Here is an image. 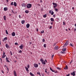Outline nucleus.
<instances>
[{"label":"nucleus","mask_w":76,"mask_h":76,"mask_svg":"<svg viewBox=\"0 0 76 76\" xmlns=\"http://www.w3.org/2000/svg\"><path fill=\"white\" fill-rule=\"evenodd\" d=\"M32 6V4H28L27 5V7L28 9H30Z\"/></svg>","instance_id":"1"},{"label":"nucleus","mask_w":76,"mask_h":76,"mask_svg":"<svg viewBox=\"0 0 76 76\" xmlns=\"http://www.w3.org/2000/svg\"><path fill=\"white\" fill-rule=\"evenodd\" d=\"M69 41L67 40L66 41V43H65L63 47V48H64L65 47V46H67V45H68V44L69 43Z\"/></svg>","instance_id":"2"},{"label":"nucleus","mask_w":76,"mask_h":76,"mask_svg":"<svg viewBox=\"0 0 76 76\" xmlns=\"http://www.w3.org/2000/svg\"><path fill=\"white\" fill-rule=\"evenodd\" d=\"M71 75H72V76H75L76 75V74H75V72H73L72 73H71Z\"/></svg>","instance_id":"3"},{"label":"nucleus","mask_w":76,"mask_h":76,"mask_svg":"<svg viewBox=\"0 0 76 76\" xmlns=\"http://www.w3.org/2000/svg\"><path fill=\"white\" fill-rule=\"evenodd\" d=\"M23 45L22 44L21 45L19 46V48H20V49H21V50L23 49Z\"/></svg>","instance_id":"4"},{"label":"nucleus","mask_w":76,"mask_h":76,"mask_svg":"<svg viewBox=\"0 0 76 76\" xmlns=\"http://www.w3.org/2000/svg\"><path fill=\"white\" fill-rule=\"evenodd\" d=\"M29 26H30V25H29V24H27L26 25V27L27 28H29Z\"/></svg>","instance_id":"5"},{"label":"nucleus","mask_w":76,"mask_h":76,"mask_svg":"<svg viewBox=\"0 0 76 76\" xmlns=\"http://www.w3.org/2000/svg\"><path fill=\"white\" fill-rule=\"evenodd\" d=\"M14 76H17L16 72V71H15V70L14 71Z\"/></svg>","instance_id":"6"},{"label":"nucleus","mask_w":76,"mask_h":76,"mask_svg":"<svg viewBox=\"0 0 76 76\" xmlns=\"http://www.w3.org/2000/svg\"><path fill=\"white\" fill-rule=\"evenodd\" d=\"M34 66L35 67H38V65L37 64H35L34 65Z\"/></svg>","instance_id":"7"},{"label":"nucleus","mask_w":76,"mask_h":76,"mask_svg":"<svg viewBox=\"0 0 76 76\" xmlns=\"http://www.w3.org/2000/svg\"><path fill=\"white\" fill-rule=\"evenodd\" d=\"M22 7H26V5H25V3H23L22 4Z\"/></svg>","instance_id":"8"},{"label":"nucleus","mask_w":76,"mask_h":76,"mask_svg":"<svg viewBox=\"0 0 76 76\" xmlns=\"http://www.w3.org/2000/svg\"><path fill=\"white\" fill-rule=\"evenodd\" d=\"M12 37H15V32H13L12 33Z\"/></svg>","instance_id":"9"},{"label":"nucleus","mask_w":76,"mask_h":76,"mask_svg":"<svg viewBox=\"0 0 76 76\" xmlns=\"http://www.w3.org/2000/svg\"><path fill=\"white\" fill-rule=\"evenodd\" d=\"M54 49H55V50H58V46L56 45L54 48Z\"/></svg>","instance_id":"10"},{"label":"nucleus","mask_w":76,"mask_h":76,"mask_svg":"<svg viewBox=\"0 0 76 76\" xmlns=\"http://www.w3.org/2000/svg\"><path fill=\"white\" fill-rule=\"evenodd\" d=\"M6 60L7 62H8V63H10V61H9V58L7 57H6Z\"/></svg>","instance_id":"11"},{"label":"nucleus","mask_w":76,"mask_h":76,"mask_svg":"<svg viewBox=\"0 0 76 76\" xmlns=\"http://www.w3.org/2000/svg\"><path fill=\"white\" fill-rule=\"evenodd\" d=\"M68 69V67H67V65H66L65 66V67L64 68V69H65L66 70H67V69Z\"/></svg>","instance_id":"12"},{"label":"nucleus","mask_w":76,"mask_h":76,"mask_svg":"<svg viewBox=\"0 0 76 76\" xmlns=\"http://www.w3.org/2000/svg\"><path fill=\"white\" fill-rule=\"evenodd\" d=\"M14 6H17V4H16V3L15 2H14Z\"/></svg>","instance_id":"13"},{"label":"nucleus","mask_w":76,"mask_h":76,"mask_svg":"<svg viewBox=\"0 0 76 76\" xmlns=\"http://www.w3.org/2000/svg\"><path fill=\"white\" fill-rule=\"evenodd\" d=\"M4 11H7V7H4Z\"/></svg>","instance_id":"14"},{"label":"nucleus","mask_w":76,"mask_h":76,"mask_svg":"<svg viewBox=\"0 0 76 76\" xmlns=\"http://www.w3.org/2000/svg\"><path fill=\"white\" fill-rule=\"evenodd\" d=\"M50 70L52 71L53 72H56V71H54L52 69V68H51V67L50 68Z\"/></svg>","instance_id":"15"},{"label":"nucleus","mask_w":76,"mask_h":76,"mask_svg":"<svg viewBox=\"0 0 76 76\" xmlns=\"http://www.w3.org/2000/svg\"><path fill=\"white\" fill-rule=\"evenodd\" d=\"M53 5H55V6H57V4L56 3H55L54 2L53 3Z\"/></svg>","instance_id":"16"},{"label":"nucleus","mask_w":76,"mask_h":76,"mask_svg":"<svg viewBox=\"0 0 76 76\" xmlns=\"http://www.w3.org/2000/svg\"><path fill=\"white\" fill-rule=\"evenodd\" d=\"M25 21L24 20H23L21 21V23L22 24H24L25 23Z\"/></svg>","instance_id":"17"},{"label":"nucleus","mask_w":76,"mask_h":76,"mask_svg":"<svg viewBox=\"0 0 76 76\" xmlns=\"http://www.w3.org/2000/svg\"><path fill=\"white\" fill-rule=\"evenodd\" d=\"M30 75L31 76H34V74H33L32 72H31L30 73Z\"/></svg>","instance_id":"18"},{"label":"nucleus","mask_w":76,"mask_h":76,"mask_svg":"<svg viewBox=\"0 0 76 76\" xmlns=\"http://www.w3.org/2000/svg\"><path fill=\"white\" fill-rule=\"evenodd\" d=\"M6 47V48H9V46L8 45V44H7L5 45Z\"/></svg>","instance_id":"19"},{"label":"nucleus","mask_w":76,"mask_h":76,"mask_svg":"<svg viewBox=\"0 0 76 76\" xmlns=\"http://www.w3.org/2000/svg\"><path fill=\"white\" fill-rule=\"evenodd\" d=\"M7 37H6L4 38V39L3 40V41H4L5 40H7Z\"/></svg>","instance_id":"20"},{"label":"nucleus","mask_w":76,"mask_h":76,"mask_svg":"<svg viewBox=\"0 0 76 76\" xmlns=\"http://www.w3.org/2000/svg\"><path fill=\"white\" fill-rule=\"evenodd\" d=\"M4 20H6V16H4Z\"/></svg>","instance_id":"21"},{"label":"nucleus","mask_w":76,"mask_h":76,"mask_svg":"<svg viewBox=\"0 0 76 76\" xmlns=\"http://www.w3.org/2000/svg\"><path fill=\"white\" fill-rule=\"evenodd\" d=\"M50 20L52 22H54V19H53V18H50Z\"/></svg>","instance_id":"22"},{"label":"nucleus","mask_w":76,"mask_h":76,"mask_svg":"<svg viewBox=\"0 0 76 76\" xmlns=\"http://www.w3.org/2000/svg\"><path fill=\"white\" fill-rule=\"evenodd\" d=\"M25 68L26 71H27V72H29V70H28V68H27V67H26V66L25 67Z\"/></svg>","instance_id":"23"},{"label":"nucleus","mask_w":76,"mask_h":76,"mask_svg":"<svg viewBox=\"0 0 76 76\" xmlns=\"http://www.w3.org/2000/svg\"><path fill=\"white\" fill-rule=\"evenodd\" d=\"M42 63L43 64H46L45 62V61H44L43 62H42Z\"/></svg>","instance_id":"24"},{"label":"nucleus","mask_w":76,"mask_h":76,"mask_svg":"<svg viewBox=\"0 0 76 76\" xmlns=\"http://www.w3.org/2000/svg\"><path fill=\"white\" fill-rule=\"evenodd\" d=\"M40 61H41L42 63V62L44 61V60L42 59V58H41L40 59Z\"/></svg>","instance_id":"25"},{"label":"nucleus","mask_w":76,"mask_h":76,"mask_svg":"<svg viewBox=\"0 0 76 76\" xmlns=\"http://www.w3.org/2000/svg\"><path fill=\"white\" fill-rule=\"evenodd\" d=\"M66 50V48H64L62 49V51H65Z\"/></svg>","instance_id":"26"},{"label":"nucleus","mask_w":76,"mask_h":76,"mask_svg":"<svg viewBox=\"0 0 76 76\" xmlns=\"http://www.w3.org/2000/svg\"><path fill=\"white\" fill-rule=\"evenodd\" d=\"M43 46L44 48H46V47H47V45H46V44H44Z\"/></svg>","instance_id":"27"},{"label":"nucleus","mask_w":76,"mask_h":76,"mask_svg":"<svg viewBox=\"0 0 76 76\" xmlns=\"http://www.w3.org/2000/svg\"><path fill=\"white\" fill-rule=\"evenodd\" d=\"M25 12L26 13H29V11H28V10H26L25 11Z\"/></svg>","instance_id":"28"},{"label":"nucleus","mask_w":76,"mask_h":76,"mask_svg":"<svg viewBox=\"0 0 76 76\" xmlns=\"http://www.w3.org/2000/svg\"><path fill=\"white\" fill-rule=\"evenodd\" d=\"M6 56V55H3L2 57V58H4V57H5Z\"/></svg>","instance_id":"29"},{"label":"nucleus","mask_w":76,"mask_h":76,"mask_svg":"<svg viewBox=\"0 0 76 76\" xmlns=\"http://www.w3.org/2000/svg\"><path fill=\"white\" fill-rule=\"evenodd\" d=\"M43 16L44 18H46V17H47V14H45V15H44Z\"/></svg>","instance_id":"30"},{"label":"nucleus","mask_w":76,"mask_h":76,"mask_svg":"<svg viewBox=\"0 0 76 76\" xmlns=\"http://www.w3.org/2000/svg\"><path fill=\"white\" fill-rule=\"evenodd\" d=\"M10 5L13 6V5H14V4H13V2H12L10 4Z\"/></svg>","instance_id":"31"},{"label":"nucleus","mask_w":76,"mask_h":76,"mask_svg":"<svg viewBox=\"0 0 76 76\" xmlns=\"http://www.w3.org/2000/svg\"><path fill=\"white\" fill-rule=\"evenodd\" d=\"M5 31L6 34H7V35H8V32L7 31V30H6Z\"/></svg>","instance_id":"32"},{"label":"nucleus","mask_w":76,"mask_h":76,"mask_svg":"<svg viewBox=\"0 0 76 76\" xmlns=\"http://www.w3.org/2000/svg\"><path fill=\"white\" fill-rule=\"evenodd\" d=\"M54 12L53 11H52V13H51V15H54Z\"/></svg>","instance_id":"33"},{"label":"nucleus","mask_w":76,"mask_h":76,"mask_svg":"<svg viewBox=\"0 0 76 76\" xmlns=\"http://www.w3.org/2000/svg\"><path fill=\"white\" fill-rule=\"evenodd\" d=\"M41 34H44V30H42V31H41Z\"/></svg>","instance_id":"34"},{"label":"nucleus","mask_w":76,"mask_h":76,"mask_svg":"<svg viewBox=\"0 0 76 76\" xmlns=\"http://www.w3.org/2000/svg\"><path fill=\"white\" fill-rule=\"evenodd\" d=\"M47 70H48L47 69H45V73H47Z\"/></svg>","instance_id":"35"},{"label":"nucleus","mask_w":76,"mask_h":76,"mask_svg":"<svg viewBox=\"0 0 76 76\" xmlns=\"http://www.w3.org/2000/svg\"><path fill=\"white\" fill-rule=\"evenodd\" d=\"M55 10H56V12H58V9H57V8H55Z\"/></svg>","instance_id":"36"},{"label":"nucleus","mask_w":76,"mask_h":76,"mask_svg":"<svg viewBox=\"0 0 76 76\" xmlns=\"http://www.w3.org/2000/svg\"><path fill=\"white\" fill-rule=\"evenodd\" d=\"M19 53H22V50H20L19 51Z\"/></svg>","instance_id":"37"},{"label":"nucleus","mask_w":76,"mask_h":76,"mask_svg":"<svg viewBox=\"0 0 76 76\" xmlns=\"http://www.w3.org/2000/svg\"><path fill=\"white\" fill-rule=\"evenodd\" d=\"M60 53H61L62 54H64L65 53L64 52L61 51L60 52Z\"/></svg>","instance_id":"38"},{"label":"nucleus","mask_w":76,"mask_h":76,"mask_svg":"<svg viewBox=\"0 0 76 76\" xmlns=\"http://www.w3.org/2000/svg\"><path fill=\"white\" fill-rule=\"evenodd\" d=\"M37 75H40V72H37Z\"/></svg>","instance_id":"39"},{"label":"nucleus","mask_w":76,"mask_h":76,"mask_svg":"<svg viewBox=\"0 0 76 76\" xmlns=\"http://www.w3.org/2000/svg\"><path fill=\"white\" fill-rule=\"evenodd\" d=\"M27 68H28V69H29V64H28L27 66Z\"/></svg>","instance_id":"40"},{"label":"nucleus","mask_w":76,"mask_h":76,"mask_svg":"<svg viewBox=\"0 0 76 76\" xmlns=\"http://www.w3.org/2000/svg\"><path fill=\"white\" fill-rule=\"evenodd\" d=\"M70 45L71 46V47H73V45H72V43H70Z\"/></svg>","instance_id":"41"},{"label":"nucleus","mask_w":76,"mask_h":76,"mask_svg":"<svg viewBox=\"0 0 76 76\" xmlns=\"http://www.w3.org/2000/svg\"><path fill=\"white\" fill-rule=\"evenodd\" d=\"M10 55H11V56H12V51H10Z\"/></svg>","instance_id":"42"},{"label":"nucleus","mask_w":76,"mask_h":76,"mask_svg":"<svg viewBox=\"0 0 76 76\" xmlns=\"http://www.w3.org/2000/svg\"><path fill=\"white\" fill-rule=\"evenodd\" d=\"M42 42H45V39H42Z\"/></svg>","instance_id":"43"},{"label":"nucleus","mask_w":76,"mask_h":76,"mask_svg":"<svg viewBox=\"0 0 76 76\" xmlns=\"http://www.w3.org/2000/svg\"><path fill=\"white\" fill-rule=\"evenodd\" d=\"M56 45V43L53 44V46H55Z\"/></svg>","instance_id":"44"},{"label":"nucleus","mask_w":76,"mask_h":76,"mask_svg":"<svg viewBox=\"0 0 76 76\" xmlns=\"http://www.w3.org/2000/svg\"><path fill=\"white\" fill-rule=\"evenodd\" d=\"M63 25H65V22H63Z\"/></svg>","instance_id":"45"},{"label":"nucleus","mask_w":76,"mask_h":76,"mask_svg":"<svg viewBox=\"0 0 76 76\" xmlns=\"http://www.w3.org/2000/svg\"><path fill=\"white\" fill-rule=\"evenodd\" d=\"M52 11H52V10H50L49 11V13H52L51 12H52Z\"/></svg>","instance_id":"46"},{"label":"nucleus","mask_w":76,"mask_h":76,"mask_svg":"<svg viewBox=\"0 0 76 76\" xmlns=\"http://www.w3.org/2000/svg\"><path fill=\"white\" fill-rule=\"evenodd\" d=\"M53 28V27L52 26H50L49 28L50 29H51L52 28Z\"/></svg>","instance_id":"47"},{"label":"nucleus","mask_w":76,"mask_h":76,"mask_svg":"<svg viewBox=\"0 0 76 76\" xmlns=\"http://www.w3.org/2000/svg\"><path fill=\"white\" fill-rule=\"evenodd\" d=\"M15 45H18V43H15Z\"/></svg>","instance_id":"48"},{"label":"nucleus","mask_w":76,"mask_h":76,"mask_svg":"<svg viewBox=\"0 0 76 76\" xmlns=\"http://www.w3.org/2000/svg\"><path fill=\"white\" fill-rule=\"evenodd\" d=\"M57 69H59V70H61V69H60V68L59 67H57Z\"/></svg>","instance_id":"49"},{"label":"nucleus","mask_w":76,"mask_h":76,"mask_svg":"<svg viewBox=\"0 0 76 76\" xmlns=\"http://www.w3.org/2000/svg\"><path fill=\"white\" fill-rule=\"evenodd\" d=\"M72 62H73V61L72 60L69 64H71V63H72Z\"/></svg>","instance_id":"50"},{"label":"nucleus","mask_w":76,"mask_h":76,"mask_svg":"<svg viewBox=\"0 0 76 76\" xmlns=\"http://www.w3.org/2000/svg\"><path fill=\"white\" fill-rule=\"evenodd\" d=\"M56 6H56V5L54 6V8H56Z\"/></svg>","instance_id":"51"},{"label":"nucleus","mask_w":76,"mask_h":76,"mask_svg":"<svg viewBox=\"0 0 76 76\" xmlns=\"http://www.w3.org/2000/svg\"><path fill=\"white\" fill-rule=\"evenodd\" d=\"M66 76H70V74H69L68 75H66Z\"/></svg>","instance_id":"52"},{"label":"nucleus","mask_w":76,"mask_h":76,"mask_svg":"<svg viewBox=\"0 0 76 76\" xmlns=\"http://www.w3.org/2000/svg\"><path fill=\"white\" fill-rule=\"evenodd\" d=\"M37 5L38 6H40V4H37Z\"/></svg>","instance_id":"53"},{"label":"nucleus","mask_w":76,"mask_h":76,"mask_svg":"<svg viewBox=\"0 0 76 76\" xmlns=\"http://www.w3.org/2000/svg\"><path fill=\"white\" fill-rule=\"evenodd\" d=\"M53 16L54 18H55V17H56V15H53Z\"/></svg>","instance_id":"54"},{"label":"nucleus","mask_w":76,"mask_h":76,"mask_svg":"<svg viewBox=\"0 0 76 76\" xmlns=\"http://www.w3.org/2000/svg\"><path fill=\"white\" fill-rule=\"evenodd\" d=\"M0 59L1 60V63H2V59H1V58H0Z\"/></svg>","instance_id":"55"},{"label":"nucleus","mask_w":76,"mask_h":76,"mask_svg":"<svg viewBox=\"0 0 76 76\" xmlns=\"http://www.w3.org/2000/svg\"><path fill=\"white\" fill-rule=\"evenodd\" d=\"M55 72V73H58V72L57 71H56L55 72Z\"/></svg>","instance_id":"56"},{"label":"nucleus","mask_w":76,"mask_h":76,"mask_svg":"<svg viewBox=\"0 0 76 76\" xmlns=\"http://www.w3.org/2000/svg\"><path fill=\"white\" fill-rule=\"evenodd\" d=\"M54 55H53L52 56H51L52 58H53L54 57Z\"/></svg>","instance_id":"57"},{"label":"nucleus","mask_w":76,"mask_h":76,"mask_svg":"<svg viewBox=\"0 0 76 76\" xmlns=\"http://www.w3.org/2000/svg\"><path fill=\"white\" fill-rule=\"evenodd\" d=\"M19 18L20 19V18H21V16H20V15H19Z\"/></svg>","instance_id":"58"},{"label":"nucleus","mask_w":76,"mask_h":76,"mask_svg":"<svg viewBox=\"0 0 76 76\" xmlns=\"http://www.w3.org/2000/svg\"><path fill=\"white\" fill-rule=\"evenodd\" d=\"M36 31L37 32L38 31V28L36 29Z\"/></svg>","instance_id":"59"},{"label":"nucleus","mask_w":76,"mask_h":76,"mask_svg":"<svg viewBox=\"0 0 76 76\" xmlns=\"http://www.w3.org/2000/svg\"><path fill=\"white\" fill-rule=\"evenodd\" d=\"M40 3H42V0H40Z\"/></svg>","instance_id":"60"},{"label":"nucleus","mask_w":76,"mask_h":76,"mask_svg":"<svg viewBox=\"0 0 76 76\" xmlns=\"http://www.w3.org/2000/svg\"><path fill=\"white\" fill-rule=\"evenodd\" d=\"M12 13H14V12L13 10H12Z\"/></svg>","instance_id":"61"},{"label":"nucleus","mask_w":76,"mask_h":76,"mask_svg":"<svg viewBox=\"0 0 76 76\" xmlns=\"http://www.w3.org/2000/svg\"><path fill=\"white\" fill-rule=\"evenodd\" d=\"M3 55H5V52H3Z\"/></svg>","instance_id":"62"},{"label":"nucleus","mask_w":76,"mask_h":76,"mask_svg":"<svg viewBox=\"0 0 76 76\" xmlns=\"http://www.w3.org/2000/svg\"><path fill=\"white\" fill-rule=\"evenodd\" d=\"M14 61L15 63H16V62H17V61L16 60H15Z\"/></svg>","instance_id":"63"},{"label":"nucleus","mask_w":76,"mask_h":76,"mask_svg":"<svg viewBox=\"0 0 76 76\" xmlns=\"http://www.w3.org/2000/svg\"><path fill=\"white\" fill-rule=\"evenodd\" d=\"M76 31V28H74V31Z\"/></svg>","instance_id":"64"}]
</instances>
